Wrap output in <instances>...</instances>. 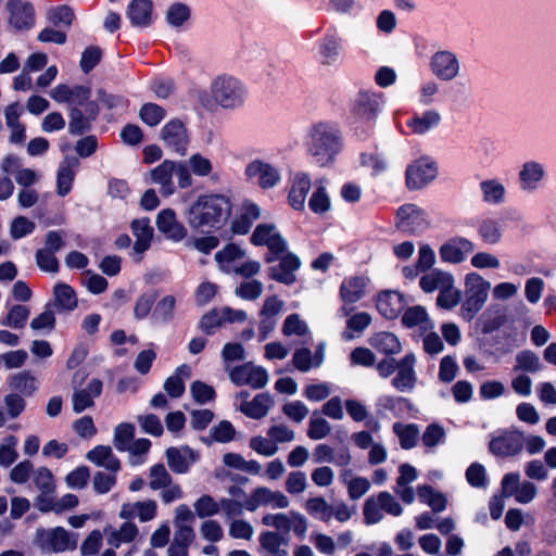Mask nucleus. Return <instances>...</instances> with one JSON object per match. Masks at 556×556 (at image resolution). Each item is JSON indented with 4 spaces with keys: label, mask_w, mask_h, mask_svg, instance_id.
<instances>
[{
    "label": "nucleus",
    "mask_w": 556,
    "mask_h": 556,
    "mask_svg": "<svg viewBox=\"0 0 556 556\" xmlns=\"http://www.w3.org/2000/svg\"><path fill=\"white\" fill-rule=\"evenodd\" d=\"M232 204L224 194H202L190 205L187 219L189 225L201 231L220 229L231 215Z\"/></svg>",
    "instance_id": "f257e3e1"
},
{
    "label": "nucleus",
    "mask_w": 556,
    "mask_h": 556,
    "mask_svg": "<svg viewBox=\"0 0 556 556\" xmlns=\"http://www.w3.org/2000/svg\"><path fill=\"white\" fill-rule=\"evenodd\" d=\"M305 147L316 164L328 166L334 162L343 148L341 131L333 123H315L307 129Z\"/></svg>",
    "instance_id": "f03ea898"
},
{
    "label": "nucleus",
    "mask_w": 556,
    "mask_h": 556,
    "mask_svg": "<svg viewBox=\"0 0 556 556\" xmlns=\"http://www.w3.org/2000/svg\"><path fill=\"white\" fill-rule=\"evenodd\" d=\"M174 175L177 177L180 189H187L193 185V178L185 162L165 160L151 170V182L159 186V191L163 197H169L176 191Z\"/></svg>",
    "instance_id": "7ed1b4c3"
},
{
    "label": "nucleus",
    "mask_w": 556,
    "mask_h": 556,
    "mask_svg": "<svg viewBox=\"0 0 556 556\" xmlns=\"http://www.w3.org/2000/svg\"><path fill=\"white\" fill-rule=\"evenodd\" d=\"M465 300L460 306V316L470 321L484 306L491 283L476 271L468 273L464 280Z\"/></svg>",
    "instance_id": "20e7f679"
},
{
    "label": "nucleus",
    "mask_w": 556,
    "mask_h": 556,
    "mask_svg": "<svg viewBox=\"0 0 556 556\" xmlns=\"http://www.w3.org/2000/svg\"><path fill=\"white\" fill-rule=\"evenodd\" d=\"M78 538L77 533L63 527L40 528L36 530L34 543L42 554L52 555L75 551Z\"/></svg>",
    "instance_id": "39448f33"
},
{
    "label": "nucleus",
    "mask_w": 556,
    "mask_h": 556,
    "mask_svg": "<svg viewBox=\"0 0 556 556\" xmlns=\"http://www.w3.org/2000/svg\"><path fill=\"white\" fill-rule=\"evenodd\" d=\"M214 101L224 109H237L243 105L247 90L243 84L228 75L216 77L211 85Z\"/></svg>",
    "instance_id": "423d86ee"
},
{
    "label": "nucleus",
    "mask_w": 556,
    "mask_h": 556,
    "mask_svg": "<svg viewBox=\"0 0 556 556\" xmlns=\"http://www.w3.org/2000/svg\"><path fill=\"white\" fill-rule=\"evenodd\" d=\"M383 513L393 517H399L403 513V507L391 493L382 491L365 501L363 515L366 525L380 522L383 519Z\"/></svg>",
    "instance_id": "0eeeda50"
},
{
    "label": "nucleus",
    "mask_w": 556,
    "mask_h": 556,
    "mask_svg": "<svg viewBox=\"0 0 556 556\" xmlns=\"http://www.w3.org/2000/svg\"><path fill=\"white\" fill-rule=\"evenodd\" d=\"M250 240L256 247H266L268 249L269 255L266 256V262L268 263L283 253L288 247L287 241L273 223L258 224Z\"/></svg>",
    "instance_id": "6e6552de"
},
{
    "label": "nucleus",
    "mask_w": 556,
    "mask_h": 556,
    "mask_svg": "<svg viewBox=\"0 0 556 556\" xmlns=\"http://www.w3.org/2000/svg\"><path fill=\"white\" fill-rule=\"evenodd\" d=\"M369 286L370 279L365 275L345 277L339 288V296L343 303L339 312L345 317L350 316L353 311L351 305L367 295Z\"/></svg>",
    "instance_id": "1a4fd4ad"
},
{
    "label": "nucleus",
    "mask_w": 556,
    "mask_h": 556,
    "mask_svg": "<svg viewBox=\"0 0 556 556\" xmlns=\"http://www.w3.org/2000/svg\"><path fill=\"white\" fill-rule=\"evenodd\" d=\"M429 71L439 80L452 81L460 74V61L457 54L447 49H440L429 59Z\"/></svg>",
    "instance_id": "9d476101"
},
{
    "label": "nucleus",
    "mask_w": 556,
    "mask_h": 556,
    "mask_svg": "<svg viewBox=\"0 0 556 556\" xmlns=\"http://www.w3.org/2000/svg\"><path fill=\"white\" fill-rule=\"evenodd\" d=\"M384 103L386 99L382 92L362 90L354 100V116L359 122L371 125L381 112Z\"/></svg>",
    "instance_id": "9b49d317"
},
{
    "label": "nucleus",
    "mask_w": 556,
    "mask_h": 556,
    "mask_svg": "<svg viewBox=\"0 0 556 556\" xmlns=\"http://www.w3.org/2000/svg\"><path fill=\"white\" fill-rule=\"evenodd\" d=\"M525 444V433L517 429L503 430L492 437L489 451L498 457H511L519 454Z\"/></svg>",
    "instance_id": "f8f14e48"
},
{
    "label": "nucleus",
    "mask_w": 556,
    "mask_h": 556,
    "mask_svg": "<svg viewBox=\"0 0 556 556\" xmlns=\"http://www.w3.org/2000/svg\"><path fill=\"white\" fill-rule=\"evenodd\" d=\"M438 175V166L429 157H420L410 163L405 172L406 186L410 190H419L429 185Z\"/></svg>",
    "instance_id": "ddd939ff"
},
{
    "label": "nucleus",
    "mask_w": 556,
    "mask_h": 556,
    "mask_svg": "<svg viewBox=\"0 0 556 556\" xmlns=\"http://www.w3.org/2000/svg\"><path fill=\"white\" fill-rule=\"evenodd\" d=\"M290 500L281 491L271 490L267 486H257L245 498V510L255 511L260 507L271 509L288 508Z\"/></svg>",
    "instance_id": "4468645a"
},
{
    "label": "nucleus",
    "mask_w": 556,
    "mask_h": 556,
    "mask_svg": "<svg viewBox=\"0 0 556 556\" xmlns=\"http://www.w3.org/2000/svg\"><path fill=\"white\" fill-rule=\"evenodd\" d=\"M85 375L77 371L73 377L74 393L72 396L73 410L77 414L93 406L94 399L101 394L102 381L99 379H91L85 389H77L84 380Z\"/></svg>",
    "instance_id": "2eb2a0df"
},
{
    "label": "nucleus",
    "mask_w": 556,
    "mask_h": 556,
    "mask_svg": "<svg viewBox=\"0 0 556 556\" xmlns=\"http://www.w3.org/2000/svg\"><path fill=\"white\" fill-rule=\"evenodd\" d=\"M426 212L413 203H407L397 208L396 227L408 233H419L429 227Z\"/></svg>",
    "instance_id": "dca6fc26"
},
{
    "label": "nucleus",
    "mask_w": 556,
    "mask_h": 556,
    "mask_svg": "<svg viewBox=\"0 0 556 556\" xmlns=\"http://www.w3.org/2000/svg\"><path fill=\"white\" fill-rule=\"evenodd\" d=\"M229 378L236 386H250L253 389L264 388L268 382L266 369L252 363H245L233 368L226 367Z\"/></svg>",
    "instance_id": "f3484780"
},
{
    "label": "nucleus",
    "mask_w": 556,
    "mask_h": 556,
    "mask_svg": "<svg viewBox=\"0 0 556 556\" xmlns=\"http://www.w3.org/2000/svg\"><path fill=\"white\" fill-rule=\"evenodd\" d=\"M517 178L521 191L533 193L543 186L546 179V167L540 161L528 160L521 164Z\"/></svg>",
    "instance_id": "a211bd4d"
},
{
    "label": "nucleus",
    "mask_w": 556,
    "mask_h": 556,
    "mask_svg": "<svg viewBox=\"0 0 556 556\" xmlns=\"http://www.w3.org/2000/svg\"><path fill=\"white\" fill-rule=\"evenodd\" d=\"M475 243L466 237L455 236L447 239L439 248V256L443 263L460 264L475 251Z\"/></svg>",
    "instance_id": "6ab92c4d"
},
{
    "label": "nucleus",
    "mask_w": 556,
    "mask_h": 556,
    "mask_svg": "<svg viewBox=\"0 0 556 556\" xmlns=\"http://www.w3.org/2000/svg\"><path fill=\"white\" fill-rule=\"evenodd\" d=\"M248 179L262 189H270L280 181V173L277 167L261 160L250 162L244 169Z\"/></svg>",
    "instance_id": "aec40b11"
},
{
    "label": "nucleus",
    "mask_w": 556,
    "mask_h": 556,
    "mask_svg": "<svg viewBox=\"0 0 556 556\" xmlns=\"http://www.w3.org/2000/svg\"><path fill=\"white\" fill-rule=\"evenodd\" d=\"M318 61L324 66H337L342 61V39L336 33L325 34L317 43Z\"/></svg>",
    "instance_id": "412c9836"
},
{
    "label": "nucleus",
    "mask_w": 556,
    "mask_h": 556,
    "mask_svg": "<svg viewBox=\"0 0 556 556\" xmlns=\"http://www.w3.org/2000/svg\"><path fill=\"white\" fill-rule=\"evenodd\" d=\"M416 356L414 353H407L396 363V375L392 379V386L400 392H410L417 382L415 371Z\"/></svg>",
    "instance_id": "4be33fe9"
},
{
    "label": "nucleus",
    "mask_w": 556,
    "mask_h": 556,
    "mask_svg": "<svg viewBox=\"0 0 556 556\" xmlns=\"http://www.w3.org/2000/svg\"><path fill=\"white\" fill-rule=\"evenodd\" d=\"M162 139L166 147L172 149L179 155H185L188 150L189 137L185 125L178 121L173 119L162 128Z\"/></svg>",
    "instance_id": "5701e85b"
},
{
    "label": "nucleus",
    "mask_w": 556,
    "mask_h": 556,
    "mask_svg": "<svg viewBox=\"0 0 556 556\" xmlns=\"http://www.w3.org/2000/svg\"><path fill=\"white\" fill-rule=\"evenodd\" d=\"M50 97L58 103H68L73 108H78L87 104L90 90L84 86L70 87L61 84L50 91Z\"/></svg>",
    "instance_id": "b1692460"
},
{
    "label": "nucleus",
    "mask_w": 556,
    "mask_h": 556,
    "mask_svg": "<svg viewBox=\"0 0 556 556\" xmlns=\"http://www.w3.org/2000/svg\"><path fill=\"white\" fill-rule=\"evenodd\" d=\"M8 10L10 13L9 22L14 28L24 30L34 26L35 12L31 3L11 0L8 2Z\"/></svg>",
    "instance_id": "393cba45"
},
{
    "label": "nucleus",
    "mask_w": 556,
    "mask_h": 556,
    "mask_svg": "<svg viewBox=\"0 0 556 556\" xmlns=\"http://www.w3.org/2000/svg\"><path fill=\"white\" fill-rule=\"evenodd\" d=\"M481 201L490 206H498L506 202L507 188L497 177L485 178L479 182Z\"/></svg>",
    "instance_id": "a878e982"
},
{
    "label": "nucleus",
    "mask_w": 556,
    "mask_h": 556,
    "mask_svg": "<svg viewBox=\"0 0 556 556\" xmlns=\"http://www.w3.org/2000/svg\"><path fill=\"white\" fill-rule=\"evenodd\" d=\"M157 505L153 500L135 503H125L119 510V517L125 520L138 518L141 522H148L156 517Z\"/></svg>",
    "instance_id": "bb28decb"
},
{
    "label": "nucleus",
    "mask_w": 556,
    "mask_h": 556,
    "mask_svg": "<svg viewBox=\"0 0 556 556\" xmlns=\"http://www.w3.org/2000/svg\"><path fill=\"white\" fill-rule=\"evenodd\" d=\"M156 226L160 232L174 241H180L187 235L186 228L177 220L172 208H164L157 214Z\"/></svg>",
    "instance_id": "cd10ccee"
},
{
    "label": "nucleus",
    "mask_w": 556,
    "mask_h": 556,
    "mask_svg": "<svg viewBox=\"0 0 556 556\" xmlns=\"http://www.w3.org/2000/svg\"><path fill=\"white\" fill-rule=\"evenodd\" d=\"M399 477L396 478V484L394 486V493L406 503L412 504L415 501V492L410 483H413L417 477V470L409 464H402L399 467Z\"/></svg>",
    "instance_id": "c85d7f7f"
},
{
    "label": "nucleus",
    "mask_w": 556,
    "mask_h": 556,
    "mask_svg": "<svg viewBox=\"0 0 556 556\" xmlns=\"http://www.w3.org/2000/svg\"><path fill=\"white\" fill-rule=\"evenodd\" d=\"M23 114V108L18 102L9 104L4 109L5 124L10 129L9 141L13 144H21L26 139V128L20 122Z\"/></svg>",
    "instance_id": "c756f323"
},
{
    "label": "nucleus",
    "mask_w": 556,
    "mask_h": 556,
    "mask_svg": "<svg viewBox=\"0 0 556 556\" xmlns=\"http://www.w3.org/2000/svg\"><path fill=\"white\" fill-rule=\"evenodd\" d=\"M131 231L136 238L134 244V254L136 261L141 260V255L150 248L153 238V228L150 225L149 218L135 219L131 223Z\"/></svg>",
    "instance_id": "7c9ffc66"
},
{
    "label": "nucleus",
    "mask_w": 556,
    "mask_h": 556,
    "mask_svg": "<svg viewBox=\"0 0 556 556\" xmlns=\"http://www.w3.org/2000/svg\"><path fill=\"white\" fill-rule=\"evenodd\" d=\"M300 260L292 253L281 257L278 265L269 268V277L285 285H292L295 281V270L300 267Z\"/></svg>",
    "instance_id": "2f4dec72"
},
{
    "label": "nucleus",
    "mask_w": 556,
    "mask_h": 556,
    "mask_svg": "<svg viewBox=\"0 0 556 556\" xmlns=\"http://www.w3.org/2000/svg\"><path fill=\"white\" fill-rule=\"evenodd\" d=\"M312 187L311 178L305 173H298L294 175L290 191L288 194V202L292 208L301 211L305 206L306 197Z\"/></svg>",
    "instance_id": "473e14b6"
},
{
    "label": "nucleus",
    "mask_w": 556,
    "mask_h": 556,
    "mask_svg": "<svg viewBox=\"0 0 556 556\" xmlns=\"http://www.w3.org/2000/svg\"><path fill=\"white\" fill-rule=\"evenodd\" d=\"M477 232L484 244L497 245L503 240L505 226L498 218L484 217L479 222Z\"/></svg>",
    "instance_id": "72a5a7b5"
},
{
    "label": "nucleus",
    "mask_w": 556,
    "mask_h": 556,
    "mask_svg": "<svg viewBox=\"0 0 556 556\" xmlns=\"http://www.w3.org/2000/svg\"><path fill=\"white\" fill-rule=\"evenodd\" d=\"M245 252L238 245L229 243L215 254V261L222 271L235 274Z\"/></svg>",
    "instance_id": "f704fd0d"
},
{
    "label": "nucleus",
    "mask_w": 556,
    "mask_h": 556,
    "mask_svg": "<svg viewBox=\"0 0 556 556\" xmlns=\"http://www.w3.org/2000/svg\"><path fill=\"white\" fill-rule=\"evenodd\" d=\"M441 114L433 109L426 110L422 113H415L406 122V126L414 135H425L439 126Z\"/></svg>",
    "instance_id": "c9c22d12"
},
{
    "label": "nucleus",
    "mask_w": 556,
    "mask_h": 556,
    "mask_svg": "<svg viewBox=\"0 0 556 556\" xmlns=\"http://www.w3.org/2000/svg\"><path fill=\"white\" fill-rule=\"evenodd\" d=\"M78 165L79 161L74 156H65L60 163L56 176L59 195L64 197L71 191Z\"/></svg>",
    "instance_id": "e433bc0d"
},
{
    "label": "nucleus",
    "mask_w": 556,
    "mask_h": 556,
    "mask_svg": "<svg viewBox=\"0 0 556 556\" xmlns=\"http://www.w3.org/2000/svg\"><path fill=\"white\" fill-rule=\"evenodd\" d=\"M261 216V208L251 201H244L240 207L239 215L232 222L231 229L237 235H245L250 231L253 223Z\"/></svg>",
    "instance_id": "4c0bfd02"
},
{
    "label": "nucleus",
    "mask_w": 556,
    "mask_h": 556,
    "mask_svg": "<svg viewBox=\"0 0 556 556\" xmlns=\"http://www.w3.org/2000/svg\"><path fill=\"white\" fill-rule=\"evenodd\" d=\"M169 468L176 473H186L195 462V455L189 447H169L166 451Z\"/></svg>",
    "instance_id": "58836bf2"
},
{
    "label": "nucleus",
    "mask_w": 556,
    "mask_h": 556,
    "mask_svg": "<svg viewBox=\"0 0 556 556\" xmlns=\"http://www.w3.org/2000/svg\"><path fill=\"white\" fill-rule=\"evenodd\" d=\"M376 305L379 313L388 319L396 318L404 306L402 295L395 291L380 293Z\"/></svg>",
    "instance_id": "ea45409f"
},
{
    "label": "nucleus",
    "mask_w": 556,
    "mask_h": 556,
    "mask_svg": "<svg viewBox=\"0 0 556 556\" xmlns=\"http://www.w3.org/2000/svg\"><path fill=\"white\" fill-rule=\"evenodd\" d=\"M451 282H455L452 274L435 268L421 276L419 287L426 293L440 292L445 287L451 286Z\"/></svg>",
    "instance_id": "a19ab883"
},
{
    "label": "nucleus",
    "mask_w": 556,
    "mask_h": 556,
    "mask_svg": "<svg viewBox=\"0 0 556 556\" xmlns=\"http://www.w3.org/2000/svg\"><path fill=\"white\" fill-rule=\"evenodd\" d=\"M151 0H132L127 9V16L131 24L137 27H147L152 22Z\"/></svg>",
    "instance_id": "79ce46f5"
},
{
    "label": "nucleus",
    "mask_w": 556,
    "mask_h": 556,
    "mask_svg": "<svg viewBox=\"0 0 556 556\" xmlns=\"http://www.w3.org/2000/svg\"><path fill=\"white\" fill-rule=\"evenodd\" d=\"M87 459L98 467H103L115 473L121 469V463L108 445H97L87 453Z\"/></svg>",
    "instance_id": "37998d69"
},
{
    "label": "nucleus",
    "mask_w": 556,
    "mask_h": 556,
    "mask_svg": "<svg viewBox=\"0 0 556 556\" xmlns=\"http://www.w3.org/2000/svg\"><path fill=\"white\" fill-rule=\"evenodd\" d=\"M274 401L268 393H258L251 401H243L240 410L248 417L260 419L267 415Z\"/></svg>",
    "instance_id": "c03bdc74"
},
{
    "label": "nucleus",
    "mask_w": 556,
    "mask_h": 556,
    "mask_svg": "<svg viewBox=\"0 0 556 556\" xmlns=\"http://www.w3.org/2000/svg\"><path fill=\"white\" fill-rule=\"evenodd\" d=\"M260 546L267 554H275L276 556H288V539L283 538L276 531H264L258 538Z\"/></svg>",
    "instance_id": "a18cd8bd"
},
{
    "label": "nucleus",
    "mask_w": 556,
    "mask_h": 556,
    "mask_svg": "<svg viewBox=\"0 0 556 556\" xmlns=\"http://www.w3.org/2000/svg\"><path fill=\"white\" fill-rule=\"evenodd\" d=\"M324 361L323 346H318L316 353L313 355L311 350L306 348L299 349L293 354V365L300 371L306 372L313 367H319Z\"/></svg>",
    "instance_id": "49530a36"
},
{
    "label": "nucleus",
    "mask_w": 556,
    "mask_h": 556,
    "mask_svg": "<svg viewBox=\"0 0 556 556\" xmlns=\"http://www.w3.org/2000/svg\"><path fill=\"white\" fill-rule=\"evenodd\" d=\"M370 345L378 352L392 355L400 353L402 345L397 337L391 332H378L369 339Z\"/></svg>",
    "instance_id": "de8ad7c7"
},
{
    "label": "nucleus",
    "mask_w": 556,
    "mask_h": 556,
    "mask_svg": "<svg viewBox=\"0 0 556 556\" xmlns=\"http://www.w3.org/2000/svg\"><path fill=\"white\" fill-rule=\"evenodd\" d=\"M138 527L130 520L125 521L118 529H112L108 535V544L119 547L122 544L131 543L138 536Z\"/></svg>",
    "instance_id": "09e8293b"
},
{
    "label": "nucleus",
    "mask_w": 556,
    "mask_h": 556,
    "mask_svg": "<svg viewBox=\"0 0 556 556\" xmlns=\"http://www.w3.org/2000/svg\"><path fill=\"white\" fill-rule=\"evenodd\" d=\"M378 412H391L395 417L403 416L412 408L407 399L401 396L382 395L377 400Z\"/></svg>",
    "instance_id": "8fccbe9b"
},
{
    "label": "nucleus",
    "mask_w": 556,
    "mask_h": 556,
    "mask_svg": "<svg viewBox=\"0 0 556 556\" xmlns=\"http://www.w3.org/2000/svg\"><path fill=\"white\" fill-rule=\"evenodd\" d=\"M189 377L190 368L187 365L179 366L175 374L166 379L164 390L172 397H180L185 392V379Z\"/></svg>",
    "instance_id": "3c124183"
},
{
    "label": "nucleus",
    "mask_w": 556,
    "mask_h": 556,
    "mask_svg": "<svg viewBox=\"0 0 556 556\" xmlns=\"http://www.w3.org/2000/svg\"><path fill=\"white\" fill-rule=\"evenodd\" d=\"M54 305L61 311H73L77 307V298L72 287L65 283H58L54 287Z\"/></svg>",
    "instance_id": "603ef678"
},
{
    "label": "nucleus",
    "mask_w": 556,
    "mask_h": 556,
    "mask_svg": "<svg viewBox=\"0 0 556 556\" xmlns=\"http://www.w3.org/2000/svg\"><path fill=\"white\" fill-rule=\"evenodd\" d=\"M402 323L407 328L419 327L424 330L432 328V323L422 306L408 308L402 316Z\"/></svg>",
    "instance_id": "864d4df0"
},
{
    "label": "nucleus",
    "mask_w": 556,
    "mask_h": 556,
    "mask_svg": "<svg viewBox=\"0 0 556 556\" xmlns=\"http://www.w3.org/2000/svg\"><path fill=\"white\" fill-rule=\"evenodd\" d=\"M304 508L312 517L323 522H329L331 519V505L323 496L308 498Z\"/></svg>",
    "instance_id": "5fc2aeb1"
},
{
    "label": "nucleus",
    "mask_w": 556,
    "mask_h": 556,
    "mask_svg": "<svg viewBox=\"0 0 556 556\" xmlns=\"http://www.w3.org/2000/svg\"><path fill=\"white\" fill-rule=\"evenodd\" d=\"M184 162L187 164V168L191 177L192 175L198 177H208L214 169L212 161L201 153H193Z\"/></svg>",
    "instance_id": "6e6d98bb"
},
{
    "label": "nucleus",
    "mask_w": 556,
    "mask_h": 556,
    "mask_svg": "<svg viewBox=\"0 0 556 556\" xmlns=\"http://www.w3.org/2000/svg\"><path fill=\"white\" fill-rule=\"evenodd\" d=\"M30 311L25 305H13L8 314L0 319V325L14 329L23 328L29 317Z\"/></svg>",
    "instance_id": "4d7b16f0"
},
{
    "label": "nucleus",
    "mask_w": 556,
    "mask_h": 556,
    "mask_svg": "<svg viewBox=\"0 0 556 556\" xmlns=\"http://www.w3.org/2000/svg\"><path fill=\"white\" fill-rule=\"evenodd\" d=\"M18 440L15 435L9 434L1 439L0 442V466L10 467L18 457L16 446Z\"/></svg>",
    "instance_id": "13d9d810"
},
{
    "label": "nucleus",
    "mask_w": 556,
    "mask_h": 556,
    "mask_svg": "<svg viewBox=\"0 0 556 556\" xmlns=\"http://www.w3.org/2000/svg\"><path fill=\"white\" fill-rule=\"evenodd\" d=\"M393 431L397 435L402 448L409 450L416 445L419 434V430L416 425L395 422L393 425Z\"/></svg>",
    "instance_id": "bf43d9fd"
},
{
    "label": "nucleus",
    "mask_w": 556,
    "mask_h": 556,
    "mask_svg": "<svg viewBox=\"0 0 556 556\" xmlns=\"http://www.w3.org/2000/svg\"><path fill=\"white\" fill-rule=\"evenodd\" d=\"M33 483L42 494H53L55 491L54 476L47 467H39L33 472Z\"/></svg>",
    "instance_id": "052dcab7"
},
{
    "label": "nucleus",
    "mask_w": 556,
    "mask_h": 556,
    "mask_svg": "<svg viewBox=\"0 0 556 556\" xmlns=\"http://www.w3.org/2000/svg\"><path fill=\"white\" fill-rule=\"evenodd\" d=\"M417 494L420 502L429 505L434 511H442L446 507L445 497L433 490L430 485H419L417 488Z\"/></svg>",
    "instance_id": "680f3d73"
},
{
    "label": "nucleus",
    "mask_w": 556,
    "mask_h": 556,
    "mask_svg": "<svg viewBox=\"0 0 556 556\" xmlns=\"http://www.w3.org/2000/svg\"><path fill=\"white\" fill-rule=\"evenodd\" d=\"M542 369V363L539 356L529 350H523L517 353L516 355V365L514 366V371H527V372H538Z\"/></svg>",
    "instance_id": "e2e57ef3"
},
{
    "label": "nucleus",
    "mask_w": 556,
    "mask_h": 556,
    "mask_svg": "<svg viewBox=\"0 0 556 556\" xmlns=\"http://www.w3.org/2000/svg\"><path fill=\"white\" fill-rule=\"evenodd\" d=\"M195 515L201 518H211L220 511V500L215 501L211 495H201L193 504Z\"/></svg>",
    "instance_id": "0e129e2a"
},
{
    "label": "nucleus",
    "mask_w": 556,
    "mask_h": 556,
    "mask_svg": "<svg viewBox=\"0 0 556 556\" xmlns=\"http://www.w3.org/2000/svg\"><path fill=\"white\" fill-rule=\"evenodd\" d=\"M9 384L25 395H31L37 390L36 379L28 372H18L9 378Z\"/></svg>",
    "instance_id": "69168bd1"
},
{
    "label": "nucleus",
    "mask_w": 556,
    "mask_h": 556,
    "mask_svg": "<svg viewBox=\"0 0 556 556\" xmlns=\"http://www.w3.org/2000/svg\"><path fill=\"white\" fill-rule=\"evenodd\" d=\"M317 412H314L308 422L307 437L312 440L325 439L331 432L330 424L325 418L317 416Z\"/></svg>",
    "instance_id": "338daca9"
},
{
    "label": "nucleus",
    "mask_w": 556,
    "mask_h": 556,
    "mask_svg": "<svg viewBox=\"0 0 556 556\" xmlns=\"http://www.w3.org/2000/svg\"><path fill=\"white\" fill-rule=\"evenodd\" d=\"M228 534L236 540L250 541L253 538L254 528L242 518L232 519L228 525Z\"/></svg>",
    "instance_id": "774afa93"
}]
</instances>
